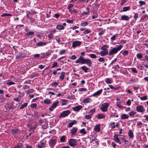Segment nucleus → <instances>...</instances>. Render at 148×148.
Listing matches in <instances>:
<instances>
[{
    "instance_id": "obj_18",
    "label": "nucleus",
    "mask_w": 148,
    "mask_h": 148,
    "mask_svg": "<svg viewBox=\"0 0 148 148\" xmlns=\"http://www.w3.org/2000/svg\"><path fill=\"white\" fill-rule=\"evenodd\" d=\"M97 116V117L99 119H104L105 116V115L103 114H98Z\"/></svg>"
},
{
    "instance_id": "obj_6",
    "label": "nucleus",
    "mask_w": 148,
    "mask_h": 148,
    "mask_svg": "<svg viewBox=\"0 0 148 148\" xmlns=\"http://www.w3.org/2000/svg\"><path fill=\"white\" fill-rule=\"evenodd\" d=\"M81 42L79 41H76L74 42L72 44V46L73 47H75L80 46Z\"/></svg>"
},
{
    "instance_id": "obj_56",
    "label": "nucleus",
    "mask_w": 148,
    "mask_h": 148,
    "mask_svg": "<svg viewBox=\"0 0 148 148\" xmlns=\"http://www.w3.org/2000/svg\"><path fill=\"white\" fill-rule=\"evenodd\" d=\"M95 112V109H91L90 111V113H91V115H92Z\"/></svg>"
},
{
    "instance_id": "obj_28",
    "label": "nucleus",
    "mask_w": 148,
    "mask_h": 148,
    "mask_svg": "<svg viewBox=\"0 0 148 148\" xmlns=\"http://www.w3.org/2000/svg\"><path fill=\"white\" fill-rule=\"evenodd\" d=\"M27 103H25L23 104H22L20 107V109H23L25 107L27 106Z\"/></svg>"
},
{
    "instance_id": "obj_20",
    "label": "nucleus",
    "mask_w": 148,
    "mask_h": 148,
    "mask_svg": "<svg viewBox=\"0 0 148 148\" xmlns=\"http://www.w3.org/2000/svg\"><path fill=\"white\" fill-rule=\"evenodd\" d=\"M130 6L124 7L123 8V10L121 11V12H125L129 10H130Z\"/></svg>"
},
{
    "instance_id": "obj_47",
    "label": "nucleus",
    "mask_w": 148,
    "mask_h": 148,
    "mask_svg": "<svg viewBox=\"0 0 148 148\" xmlns=\"http://www.w3.org/2000/svg\"><path fill=\"white\" fill-rule=\"evenodd\" d=\"M90 56L91 58H95L97 57L94 54H90Z\"/></svg>"
},
{
    "instance_id": "obj_48",
    "label": "nucleus",
    "mask_w": 148,
    "mask_h": 148,
    "mask_svg": "<svg viewBox=\"0 0 148 148\" xmlns=\"http://www.w3.org/2000/svg\"><path fill=\"white\" fill-rule=\"evenodd\" d=\"M105 59L103 58L100 57L98 59V60L100 62H103L105 60Z\"/></svg>"
},
{
    "instance_id": "obj_37",
    "label": "nucleus",
    "mask_w": 148,
    "mask_h": 148,
    "mask_svg": "<svg viewBox=\"0 0 148 148\" xmlns=\"http://www.w3.org/2000/svg\"><path fill=\"white\" fill-rule=\"evenodd\" d=\"M57 63L56 62H54L52 64V66H51V68H55L57 66Z\"/></svg>"
},
{
    "instance_id": "obj_9",
    "label": "nucleus",
    "mask_w": 148,
    "mask_h": 148,
    "mask_svg": "<svg viewBox=\"0 0 148 148\" xmlns=\"http://www.w3.org/2000/svg\"><path fill=\"white\" fill-rule=\"evenodd\" d=\"M99 54L101 56H104L107 55L108 54V50H103L100 52Z\"/></svg>"
},
{
    "instance_id": "obj_22",
    "label": "nucleus",
    "mask_w": 148,
    "mask_h": 148,
    "mask_svg": "<svg viewBox=\"0 0 148 148\" xmlns=\"http://www.w3.org/2000/svg\"><path fill=\"white\" fill-rule=\"evenodd\" d=\"M56 28L58 30H62L64 29V27L62 25H58L56 26Z\"/></svg>"
},
{
    "instance_id": "obj_16",
    "label": "nucleus",
    "mask_w": 148,
    "mask_h": 148,
    "mask_svg": "<svg viewBox=\"0 0 148 148\" xmlns=\"http://www.w3.org/2000/svg\"><path fill=\"white\" fill-rule=\"evenodd\" d=\"M19 131L17 129H14L12 130V135L15 136L17 133H19Z\"/></svg>"
},
{
    "instance_id": "obj_2",
    "label": "nucleus",
    "mask_w": 148,
    "mask_h": 148,
    "mask_svg": "<svg viewBox=\"0 0 148 148\" xmlns=\"http://www.w3.org/2000/svg\"><path fill=\"white\" fill-rule=\"evenodd\" d=\"M122 45L117 46L116 47L113 48L109 52V54L110 55H112L116 53L119 51L123 47Z\"/></svg>"
},
{
    "instance_id": "obj_15",
    "label": "nucleus",
    "mask_w": 148,
    "mask_h": 148,
    "mask_svg": "<svg viewBox=\"0 0 148 148\" xmlns=\"http://www.w3.org/2000/svg\"><path fill=\"white\" fill-rule=\"evenodd\" d=\"M46 42H43L42 41H40L36 44V45L38 46H42L45 45L46 44Z\"/></svg>"
},
{
    "instance_id": "obj_8",
    "label": "nucleus",
    "mask_w": 148,
    "mask_h": 148,
    "mask_svg": "<svg viewBox=\"0 0 148 148\" xmlns=\"http://www.w3.org/2000/svg\"><path fill=\"white\" fill-rule=\"evenodd\" d=\"M136 110L138 112H143L145 111L144 108L141 105L137 106L136 107Z\"/></svg>"
},
{
    "instance_id": "obj_42",
    "label": "nucleus",
    "mask_w": 148,
    "mask_h": 148,
    "mask_svg": "<svg viewBox=\"0 0 148 148\" xmlns=\"http://www.w3.org/2000/svg\"><path fill=\"white\" fill-rule=\"evenodd\" d=\"M80 132L84 134H86V133L84 129H82L80 131Z\"/></svg>"
},
{
    "instance_id": "obj_35",
    "label": "nucleus",
    "mask_w": 148,
    "mask_h": 148,
    "mask_svg": "<svg viewBox=\"0 0 148 148\" xmlns=\"http://www.w3.org/2000/svg\"><path fill=\"white\" fill-rule=\"evenodd\" d=\"M118 35L117 34H115L111 38V40L112 41L115 40L116 39V36Z\"/></svg>"
},
{
    "instance_id": "obj_38",
    "label": "nucleus",
    "mask_w": 148,
    "mask_h": 148,
    "mask_svg": "<svg viewBox=\"0 0 148 148\" xmlns=\"http://www.w3.org/2000/svg\"><path fill=\"white\" fill-rule=\"evenodd\" d=\"M86 90H87V89L85 88H79L78 90V91H80V92H82L84 91H86Z\"/></svg>"
},
{
    "instance_id": "obj_3",
    "label": "nucleus",
    "mask_w": 148,
    "mask_h": 148,
    "mask_svg": "<svg viewBox=\"0 0 148 148\" xmlns=\"http://www.w3.org/2000/svg\"><path fill=\"white\" fill-rule=\"evenodd\" d=\"M109 105L108 103H106L103 104L100 107V109L103 112H106Z\"/></svg>"
},
{
    "instance_id": "obj_44",
    "label": "nucleus",
    "mask_w": 148,
    "mask_h": 148,
    "mask_svg": "<svg viewBox=\"0 0 148 148\" xmlns=\"http://www.w3.org/2000/svg\"><path fill=\"white\" fill-rule=\"evenodd\" d=\"M139 3L140 4V6H142L143 5H145V3L143 1H139Z\"/></svg>"
},
{
    "instance_id": "obj_34",
    "label": "nucleus",
    "mask_w": 148,
    "mask_h": 148,
    "mask_svg": "<svg viewBox=\"0 0 148 148\" xmlns=\"http://www.w3.org/2000/svg\"><path fill=\"white\" fill-rule=\"evenodd\" d=\"M88 23L87 22L85 23H82L80 24V25L82 26H86L88 25Z\"/></svg>"
},
{
    "instance_id": "obj_10",
    "label": "nucleus",
    "mask_w": 148,
    "mask_h": 148,
    "mask_svg": "<svg viewBox=\"0 0 148 148\" xmlns=\"http://www.w3.org/2000/svg\"><path fill=\"white\" fill-rule=\"evenodd\" d=\"M77 127H74L72 129L70 130L71 135H75L77 133Z\"/></svg>"
},
{
    "instance_id": "obj_11",
    "label": "nucleus",
    "mask_w": 148,
    "mask_h": 148,
    "mask_svg": "<svg viewBox=\"0 0 148 148\" xmlns=\"http://www.w3.org/2000/svg\"><path fill=\"white\" fill-rule=\"evenodd\" d=\"M82 108V106L81 105H78L76 106L73 107L72 108L73 110L75 111L78 112Z\"/></svg>"
},
{
    "instance_id": "obj_53",
    "label": "nucleus",
    "mask_w": 148,
    "mask_h": 148,
    "mask_svg": "<svg viewBox=\"0 0 148 148\" xmlns=\"http://www.w3.org/2000/svg\"><path fill=\"white\" fill-rule=\"evenodd\" d=\"M132 72L134 73H137V71L135 68H132Z\"/></svg>"
},
{
    "instance_id": "obj_51",
    "label": "nucleus",
    "mask_w": 148,
    "mask_h": 148,
    "mask_svg": "<svg viewBox=\"0 0 148 148\" xmlns=\"http://www.w3.org/2000/svg\"><path fill=\"white\" fill-rule=\"evenodd\" d=\"M140 99L142 100H145L147 99V97L146 96H144L140 97Z\"/></svg>"
},
{
    "instance_id": "obj_63",
    "label": "nucleus",
    "mask_w": 148,
    "mask_h": 148,
    "mask_svg": "<svg viewBox=\"0 0 148 148\" xmlns=\"http://www.w3.org/2000/svg\"><path fill=\"white\" fill-rule=\"evenodd\" d=\"M144 117L145 118V120L146 121H148V115H145L144 116Z\"/></svg>"
},
{
    "instance_id": "obj_32",
    "label": "nucleus",
    "mask_w": 148,
    "mask_h": 148,
    "mask_svg": "<svg viewBox=\"0 0 148 148\" xmlns=\"http://www.w3.org/2000/svg\"><path fill=\"white\" fill-rule=\"evenodd\" d=\"M39 74L38 73H34L32 74L31 76L33 78L38 76Z\"/></svg>"
},
{
    "instance_id": "obj_62",
    "label": "nucleus",
    "mask_w": 148,
    "mask_h": 148,
    "mask_svg": "<svg viewBox=\"0 0 148 148\" xmlns=\"http://www.w3.org/2000/svg\"><path fill=\"white\" fill-rule=\"evenodd\" d=\"M90 32V31L88 30H86L84 32V34H88Z\"/></svg>"
},
{
    "instance_id": "obj_57",
    "label": "nucleus",
    "mask_w": 148,
    "mask_h": 148,
    "mask_svg": "<svg viewBox=\"0 0 148 148\" xmlns=\"http://www.w3.org/2000/svg\"><path fill=\"white\" fill-rule=\"evenodd\" d=\"M138 17V14L137 13H136L135 14L134 16V19L136 20Z\"/></svg>"
},
{
    "instance_id": "obj_64",
    "label": "nucleus",
    "mask_w": 148,
    "mask_h": 148,
    "mask_svg": "<svg viewBox=\"0 0 148 148\" xmlns=\"http://www.w3.org/2000/svg\"><path fill=\"white\" fill-rule=\"evenodd\" d=\"M143 125V123H142V122H139L137 124V126H141L142 125Z\"/></svg>"
},
{
    "instance_id": "obj_50",
    "label": "nucleus",
    "mask_w": 148,
    "mask_h": 148,
    "mask_svg": "<svg viewBox=\"0 0 148 148\" xmlns=\"http://www.w3.org/2000/svg\"><path fill=\"white\" fill-rule=\"evenodd\" d=\"M48 37L51 39H53V35L52 34L50 33L48 35Z\"/></svg>"
},
{
    "instance_id": "obj_19",
    "label": "nucleus",
    "mask_w": 148,
    "mask_h": 148,
    "mask_svg": "<svg viewBox=\"0 0 148 148\" xmlns=\"http://www.w3.org/2000/svg\"><path fill=\"white\" fill-rule=\"evenodd\" d=\"M77 121L75 120L73 121V122L70 123L69 124V127H72V126L74 124H76L77 123Z\"/></svg>"
},
{
    "instance_id": "obj_30",
    "label": "nucleus",
    "mask_w": 148,
    "mask_h": 148,
    "mask_svg": "<svg viewBox=\"0 0 148 148\" xmlns=\"http://www.w3.org/2000/svg\"><path fill=\"white\" fill-rule=\"evenodd\" d=\"M1 16L2 17L4 16H12V14L9 13H4L2 14Z\"/></svg>"
},
{
    "instance_id": "obj_55",
    "label": "nucleus",
    "mask_w": 148,
    "mask_h": 148,
    "mask_svg": "<svg viewBox=\"0 0 148 148\" xmlns=\"http://www.w3.org/2000/svg\"><path fill=\"white\" fill-rule=\"evenodd\" d=\"M51 53L52 52L51 51H48L47 52L45 53L46 55L47 56H49L51 54Z\"/></svg>"
},
{
    "instance_id": "obj_23",
    "label": "nucleus",
    "mask_w": 148,
    "mask_h": 148,
    "mask_svg": "<svg viewBox=\"0 0 148 148\" xmlns=\"http://www.w3.org/2000/svg\"><path fill=\"white\" fill-rule=\"evenodd\" d=\"M81 69L82 70L84 71L85 73H87V70H88L89 69V68L85 66H82L81 67Z\"/></svg>"
},
{
    "instance_id": "obj_21",
    "label": "nucleus",
    "mask_w": 148,
    "mask_h": 148,
    "mask_svg": "<svg viewBox=\"0 0 148 148\" xmlns=\"http://www.w3.org/2000/svg\"><path fill=\"white\" fill-rule=\"evenodd\" d=\"M129 118V116L126 114H122L121 116V118L122 119H128Z\"/></svg>"
},
{
    "instance_id": "obj_39",
    "label": "nucleus",
    "mask_w": 148,
    "mask_h": 148,
    "mask_svg": "<svg viewBox=\"0 0 148 148\" xmlns=\"http://www.w3.org/2000/svg\"><path fill=\"white\" fill-rule=\"evenodd\" d=\"M58 85V84L57 82H54L51 84L52 87H56Z\"/></svg>"
},
{
    "instance_id": "obj_27",
    "label": "nucleus",
    "mask_w": 148,
    "mask_h": 148,
    "mask_svg": "<svg viewBox=\"0 0 148 148\" xmlns=\"http://www.w3.org/2000/svg\"><path fill=\"white\" fill-rule=\"evenodd\" d=\"M89 8L88 7L86 8V10H87V11L86 12H84L82 14V15H87L89 13Z\"/></svg>"
},
{
    "instance_id": "obj_29",
    "label": "nucleus",
    "mask_w": 148,
    "mask_h": 148,
    "mask_svg": "<svg viewBox=\"0 0 148 148\" xmlns=\"http://www.w3.org/2000/svg\"><path fill=\"white\" fill-rule=\"evenodd\" d=\"M108 47V46L107 45H104L101 48V49L103 50H108L107 48Z\"/></svg>"
},
{
    "instance_id": "obj_12",
    "label": "nucleus",
    "mask_w": 148,
    "mask_h": 148,
    "mask_svg": "<svg viewBox=\"0 0 148 148\" xmlns=\"http://www.w3.org/2000/svg\"><path fill=\"white\" fill-rule=\"evenodd\" d=\"M119 135H116L115 134L114 136V139L115 141L117 143H119L120 145L121 144V143L120 142L119 139L118 138V136Z\"/></svg>"
},
{
    "instance_id": "obj_61",
    "label": "nucleus",
    "mask_w": 148,
    "mask_h": 148,
    "mask_svg": "<svg viewBox=\"0 0 148 148\" xmlns=\"http://www.w3.org/2000/svg\"><path fill=\"white\" fill-rule=\"evenodd\" d=\"M43 144H42L38 145V148H43Z\"/></svg>"
},
{
    "instance_id": "obj_14",
    "label": "nucleus",
    "mask_w": 148,
    "mask_h": 148,
    "mask_svg": "<svg viewBox=\"0 0 148 148\" xmlns=\"http://www.w3.org/2000/svg\"><path fill=\"white\" fill-rule=\"evenodd\" d=\"M50 145L51 146H53L56 144V140L55 139H50L49 142Z\"/></svg>"
},
{
    "instance_id": "obj_40",
    "label": "nucleus",
    "mask_w": 148,
    "mask_h": 148,
    "mask_svg": "<svg viewBox=\"0 0 148 148\" xmlns=\"http://www.w3.org/2000/svg\"><path fill=\"white\" fill-rule=\"evenodd\" d=\"M91 114L86 115L84 116V118L85 119H90L91 118Z\"/></svg>"
},
{
    "instance_id": "obj_46",
    "label": "nucleus",
    "mask_w": 148,
    "mask_h": 148,
    "mask_svg": "<svg viewBox=\"0 0 148 148\" xmlns=\"http://www.w3.org/2000/svg\"><path fill=\"white\" fill-rule=\"evenodd\" d=\"M128 54V51L127 50H125L122 52V54L124 56H126Z\"/></svg>"
},
{
    "instance_id": "obj_49",
    "label": "nucleus",
    "mask_w": 148,
    "mask_h": 148,
    "mask_svg": "<svg viewBox=\"0 0 148 148\" xmlns=\"http://www.w3.org/2000/svg\"><path fill=\"white\" fill-rule=\"evenodd\" d=\"M142 56L141 53H138L137 55V57L140 59L141 58H142Z\"/></svg>"
},
{
    "instance_id": "obj_52",
    "label": "nucleus",
    "mask_w": 148,
    "mask_h": 148,
    "mask_svg": "<svg viewBox=\"0 0 148 148\" xmlns=\"http://www.w3.org/2000/svg\"><path fill=\"white\" fill-rule=\"evenodd\" d=\"M30 106L32 108H35L36 107V104L35 103H34L32 104Z\"/></svg>"
},
{
    "instance_id": "obj_13",
    "label": "nucleus",
    "mask_w": 148,
    "mask_h": 148,
    "mask_svg": "<svg viewBox=\"0 0 148 148\" xmlns=\"http://www.w3.org/2000/svg\"><path fill=\"white\" fill-rule=\"evenodd\" d=\"M102 91L103 90L102 89H100L99 90L97 91V92L94 93L93 94V96L95 97L99 95L101 93Z\"/></svg>"
},
{
    "instance_id": "obj_33",
    "label": "nucleus",
    "mask_w": 148,
    "mask_h": 148,
    "mask_svg": "<svg viewBox=\"0 0 148 148\" xmlns=\"http://www.w3.org/2000/svg\"><path fill=\"white\" fill-rule=\"evenodd\" d=\"M92 101L91 99L88 98L84 99L83 102H91Z\"/></svg>"
},
{
    "instance_id": "obj_26",
    "label": "nucleus",
    "mask_w": 148,
    "mask_h": 148,
    "mask_svg": "<svg viewBox=\"0 0 148 148\" xmlns=\"http://www.w3.org/2000/svg\"><path fill=\"white\" fill-rule=\"evenodd\" d=\"M128 134L130 138H132L133 137V133L132 130H130L129 131Z\"/></svg>"
},
{
    "instance_id": "obj_41",
    "label": "nucleus",
    "mask_w": 148,
    "mask_h": 148,
    "mask_svg": "<svg viewBox=\"0 0 148 148\" xmlns=\"http://www.w3.org/2000/svg\"><path fill=\"white\" fill-rule=\"evenodd\" d=\"M65 136H62L60 138V140L61 142H63L65 140Z\"/></svg>"
},
{
    "instance_id": "obj_45",
    "label": "nucleus",
    "mask_w": 148,
    "mask_h": 148,
    "mask_svg": "<svg viewBox=\"0 0 148 148\" xmlns=\"http://www.w3.org/2000/svg\"><path fill=\"white\" fill-rule=\"evenodd\" d=\"M22 145H23L21 144L17 145L14 147V148H21Z\"/></svg>"
},
{
    "instance_id": "obj_7",
    "label": "nucleus",
    "mask_w": 148,
    "mask_h": 148,
    "mask_svg": "<svg viewBox=\"0 0 148 148\" xmlns=\"http://www.w3.org/2000/svg\"><path fill=\"white\" fill-rule=\"evenodd\" d=\"M59 102H54L51 106L49 107V110L50 111H52L57 106Z\"/></svg>"
},
{
    "instance_id": "obj_24",
    "label": "nucleus",
    "mask_w": 148,
    "mask_h": 148,
    "mask_svg": "<svg viewBox=\"0 0 148 148\" xmlns=\"http://www.w3.org/2000/svg\"><path fill=\"white\" fill-rule=\"evenodd\" d=\"M65 73L64 72H62L61 73V75L60 76L59 78L60 79L63 80L64 79V77L65 76Z\"/></svg>"
},
{
    "instance_id": "obj_54",
    "label": "nucleus",
    "mask_w": 148,
    "mask_h": 148,
    "mask_svg": "<svg viewBox=\"0 0 148 148\" xmlns=\"http://www.w3.org/2000/svg\"><path fill=\"white\" fill-rule=\"evenodd\" d=\"M29 19H30V21L31 23H33L35 21V19L34 18H32L31 17L29 18Z\"/></svg>"
},
{
    "instance_id": "obj_58",
    "label": "nucleus",
    "mask_w": 148,
    "mask_h": 148,
    "mask_svg": "<svg viewBox=\"0 0 148 148\" xmlns=\"http://www.w3.org/2000/svg\"><path fill=\"white\" fill-rule=\"evenodd\" d=\"M65 52H66L65 50H62L60 51V55L64 54L65 53Z\"/></svg>"
},
{
    "instance_id": "obj_1",
    "label": "nucleus",
    "mask_w": 148,
    "mask_h": 148,
    "mask_svg": "<svg viewBox=\"0 0 148 148\" xmlns=\"http://www.w3.org/2000/svg\"><path fill=\"white\" fill-rule=\"evenodd\" d=\"M76 63H79L82 64H86L88 66L90 67L92 64L91 61L89 59H84V58L80 56L79 58L75 61Z\"/></svg>"
},
{
    "instance_id": "obj_36",
    "label": "nucleus",
    "mask_w": 148,
    "mask_h": 148,
    "mask_svg": "<svg viewBox=\"0 0 148 148\" xmlns=\"http://www.w3.org/2000/svg\"><path fill=\"white\" fill-rule=\"evenodd\" d=\"M105 82L107 84H111L112 83V80L109 78H107L106 79V80Z\"/></svg>"
},
{
    "instance_id": "obj_17",
    "label": "nucleus",
    "mask_w": 148,
    "mask_h": 148,
    "mask_svg": "<svg viewBox=\"0 0 148 148\" xmlns=\"http://www.w3.org/2000/svg\"><path fill=\"white\" fill-rule=\"evenodd\" d=\"M121 18L123 20L127 21L129 19V17L126 15L122 16Z\"/></svg>"
},
{
    "instance_id": "obj_60",
    "label": "nucleus",
    "mask_w": 148,
    "mask_h": 148,
    "mask_svg": "<svg viewBox=\"0 0 148 148\" xmlns=\"http://www.w3.org/2000/svg\"><path fill=\"white\" fill-rule=\"evenodd\" d=\"M73 7V5L72 4H70L68 6V9H70L71 8Z\"/></svg>"
},
{
    "instance_id": "obj_25",
    "label": "nucleus",
    "mask_w": 148,
    "mask_h": 148,
    "mask_svg": "<svg viewBox=\"0 0 148 148\" xmlns=\"http://www.w3.org/2000/svg\"><path fill=\"white\" fill-rule=\"evenodd\" d=\"M95 130L96 131L99 132L100 130V125H97L95 128Z\"/></svg>"
},
{
    "instance_id": "obj_5",
    "label": "nucleus",
    "mask_w": 148,
    "mask_h": 148,
    "mask_svg": "<svg viewBox=\"0 0 148 148\" xmlns=\"http://www.w3.org/2000/svg\"><path fill=\"white\" fill-rule=\"evenodd\" d=\"M70 113V111L67 110L63 112L60 114L59 117L60 118L62 117H65L68 115Z\"/></svg>"
},
{
    "instance_id": "obj_4",
    "label": "nucleus",
    "mask_w": 148,
    "mask_h": 148,
    "mask_svg": "<svg viewBox=\"0 0 148 148\" xmlns=\"http://www.w3.org/2000/svg\"><path fill=\"white\" fill-rule=\"evenodd\" d=\"M68 142L69 145L71 147H74L77 145V141L74 139H71L69 140Z\"/></svg>"
},
{
    "instance_id": "obj_59",
    "label": "nucleus",
    "mask_w": 148,
    "mask_h": 148,
    "mask_svg": "<svg viewBox=\"0 0 148 148\" xmlns=\"http://www.w3.org/2000/svg\"><path fill=\"white\" fill-rule=\"evenodd\" d=\"M116 106L117 107H119L120 108H122L123 107V106L120 103L117 104Z\"/></svg>"
},
{
    "instance_id": "obj_43",
    "label": "nucleus",
    "mask_w": 148,
    "mask_h": 148,
    "mask_svg": "<svg viewBox=\"0 0 148 148\" xmlns=\"http://www.w3.org/2000/svg\"><path fill=\"white\" fill-rule=\"evenodd\" d=\"M34 34V32L32 31H31L27 33L26 34V35L27 36L29 35H33Z\"/></svg>"
},
{
    "instance_id": "obj_31",
    "label": "nucleus",
    "mask_w": 148,
    "mask_h": 148,
    "mask_svg": "<svg viewBox=\"0 0 148 148\" xmlns=\"http://www.w3.org/2000/svg\"><path fill=\"white\" fill-rule=\"evenodd\" d=\"M136 113V112L132 111L129 113V114L130 116H134Z\"/></svg>"
}]
</instances>
